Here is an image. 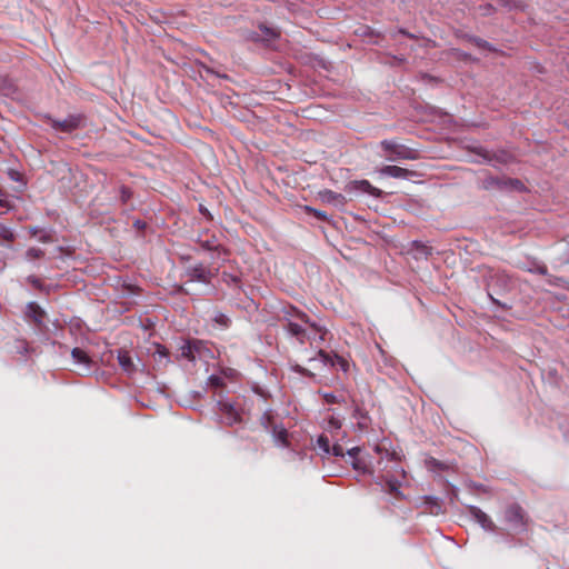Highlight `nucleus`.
Returning a JSON list of instances; mask_svg holds the SVG:
<instances>
[{
	"label": "nucleus",
	"mask_w": 569,
	"mask_h": 569,
	"mask_svg": "<svg viewBox=\"0 0 569 569\" xmlns=\"http://www.w3.org/2000/svg\"><path fill=\"white\" fill-rule=\"evenodd\" d=\"M206 239L203 238V234H200L197 242L200 244V247L208 251H219L220 244L217 241V238L212 234L209 236L208 233H204Z\"/></svg>",
	"instance_id": "obj_12"
},
{
	"label": "nucleus",
	"mask_w": 569,
	"mask_h": 569,
	"mask_svg": "<svg viewBox=\"0 0 569 569\" xmlns=\"http://www.w3.org/2000/svg\"><path fill=\"white\" fill-rule=\"evenodd\" d=\"M505 521L515 531H523L527 527L526 513L517 503H512L506 508Z\"/></svg>",
	"instance_id": "obj_4"
},
{
	"label": "nucleus",
	"mask_w": 569,
	"mask_h": 569,
	"mask_svg": "<svg viewBox=\"0 0 569 569\" xmlns=\"http://www.w3.org/2000/svg\"><path fill=\"white\" fill-rule=\"evenodd\" d=\"M279 320L282 322L287 333L296 338L300 345H305L308 341L310 346L318 348L328 335L327 329L310 321L307 313L293 306H284L281 309Z\"/></svg>",
	"instance_id": "obj_1"
},
{
	"label": "nucleus",
	"mask_w": 569,
	"mask_h": 569,
	"mask_svg": "<svg viewBox=\"0 0 569 569\" xmlns=\"http://www.w3.org/2000/svg\"><path fill=\"white\" fill-rule=\"evenodd\" d=\"M44 311L36 302H29L27 306V316L32 319L37 326H41L44 318Z\"/></svg>",
	"instance_id": "obj_11"
},
{
	"label": "nucleus",
	"mask_w": 569,
	"mask_h": 569,
	"mask_svg": "<svg viewBox=\"0 0 569 569\" xmlns=\"http://www.w3.org/2000/svg\"><path fill=\"white\" fill-rule=\"evenodd\" d=\"M317 445H318V448L325 452L326 455H329L330 453V441L328 439V437L326 436H320L317 440Z\"/></svg>",
	"instance_id": "obj_21"
},
{
	"label": "nucleus",
	"mask_w": 569,
	"mask_h": 569,
	"mask_svg": "<svg viewBox=\"0 0 569 569\" xmlns=\"http://www.w3.org/2000/svg\"><path fill=\"white\" fill-rule=\"evenodd\" d=\"M361 449L359 447H353L347 451L349 459L352 460L355 458H359Z\"/></svg>",
	"instance_id": "obj_30"
},
{
	"label": "nucleus",
	"mask_w": 569,
	"mask_h": 569,
	"mask_svg": "<svg viewBox=\"0 0 569 569\" xmlns=\"http://www.w3.org/2000/svg\"><path fill=\"white\" fill-rule=\"evenodd\" d=\"M209 385L213 388H222L224 386V381L221 377L212 375L209 377Z\"/></svg>",
	"instance_id": "obj_25"
},
{
	"label": "nucleus",
	"mask_w": 569,
	"mask_h": 569,
	"mask_svg": "<svg viewBox=\"0 0 569 569\" xmlns=\"http://www.w3.org/2000/svg\"><path fill=\"white\" fill-rule=\"evenodd\" d=\"M118 362L121 369L128 373L133 372L136 369L130 353L126 350H120L118 352Z\"/></svg>",
	"instance_id": "obj_13"
},
{
	"label": "nucleus",
	"mask_w": 569,
	"mask_h": 569,
	"mask_svg": "<svg viewBox=\"0 0 569 569\" xmlns=\"http://www.w3.org/2000/svg\"><path fill=\"white\" fill-rule=\"evenodd\" d=\"M380 147L385 152H387L388 160L396 161V160H403L409 159L413 160L417 158V151L408 148L405 144L399 143L396 140H382L380 142Z\"/></svg>",
	"instance_id": "obj_2"
},
{
	"label": "nucleus",
	"mask_w": 569,
	"mask_h": 569,
	"mask_svg": "<svg viewBox=\"0 0 569 569\" xmlns=\"http://www.w3.org/2000/svg\"><path fill=\"white\" fill-rule=\"evenodd\" d=\"M351 466L355 470L361 472V473H370V469L368 468L367 463L361 458H355L350 460Z\"/></svg>",
	"instance_id": "obj_17"
},
{
	"label": "nucleus",
	"mask_w": 569,
	"mask_h": 569,
	"mask_svg": "<svg viewBox=\"0 0 569 569\" xmlns=\"http://www.w3.org/2000/svg\"><path fill=\"white\" fill-rule=\"evenodd\" d=\"M263 418H264L268 422H270V420H271V417H270L269 415H264V416H263Z\"/></svg>",
	"instance_id": "obj_40"
},
{
	"label": "nucleus",
	"mask_w": 569,
	"mask_h": 569,
	"mask_svg": "<svg viewBox=\"0 0 569 569\" xmlns=\"http://www.w3.org/2000/svg\"><path fill=\"white\" fill-rule=\"evenodd\" d=\"M0 238L10 242L14 240V234L10 228L3 223H0Z\"/></svg>",
	"instance_id": "obj_22"
},
{
	"label": "nucleus",
	"mask_w": 569,
	"mask_h": 569,
	"mask_svg": "<svg viewBox=\"0 0 569 569\" xmlns=\"http://www.w3.org/2000/svg\"><path fill=\"white\" fill-rule=\"evenodd\" d=\"M216 321L226 326V325H227L228 319H227V317H226L224 315H220V316L216 319Z\"/></svg>",
	"instance_id": "obj_35"
},
{
	"label": "nucleus",
	"mask_w": 569,
	"mask_h": 569,
	"mask_svg": "<svg viewBox=\"0 0 569 569\" xmlns=\"http://www.w3.org/2000/svg\"><path fill=\"white\" fill-rule=\"evenodd\" d=\"M200 211L201 213L206 214V216H209V212L207 209H204L202 206H200Z\"/></svg>",
	"instance_id": "obj_39"
},
{
	"label": "nucleus",
	"mask_w": 569,
	"mask_h": 569,
	"mask_svg": "<svg viewBox=\"0 0 569 569\" xmlns=\"http://www.w3.org/2000/svg\"><path fill=\"white\" fill-rule=\"evenodd\" d=\"M386 487H387L388 493H390L395 498L399 499L402 497V493L400 491V482L398 480L392 479V478H387Z\"/></svg>",
	"instance_id": "obj_15"
},
{
	"label": "nucleus",
	"mask_w": 569,
	"mask_h": 569,
	"mask_svg": "<svg viewBox=\"0 0 569 569\" xmlns=\"http://www.w3.org/2000/svg\"><path fill=\"white\" fill-rule=\"evenodd\" d=\"M29 280H30V282H31L32 284H34V286H38V284H39V282H40V281H39V279H37V278H29Z\"/></svg>",
	"instance_id": "obj_37"
},
{
	"label": "nucleus",
	"mask_w": 569,
	"mask_h": 569,
	"mask_svg": "<svg viewBox=\"0 0 569 569\" xmlns=\"http://www.w3.org/2000/svg\"><path fill=\"white\" fill-rule=\"evenodd\" d=\"M471 41H472V43H475L479 48L488 49V50H493L491 44L488 41H486V40H483L481 38H471Z\"/></svg>",
	"instance_id": "obj_26"
},
{
	"label": "nucleus",
	"mask_w": 569,
	"mask_h": 569,
	"mask_svg": "<svg viewBox=\"0 0 569 569\" xmlns=\"http://www.w3.org/2000/svg\"><path fill=\"white\" fill-rule=\"evenodd\" d=\"M44 252L39 248H29L26 252V256L30 260L42 258Z\"/></svg>",
	"instance_id": "obj_23"
},
{
	"label": "nucleus",
	"mask_w": 569,
	"mask_h": 569,
	"mask_svg": "<svg viewBox=\"0 0 569 569\" xmlns=\"http://www.w3.org/2000/svg\"><path fill=\"white\" fill-rule=\"evenodd\" d=\"M187 274L190 278V280H197L204 283H209L210 279L213 276L212 272L202 263L189 267L187 270Z\"/></svg>",
	"instance_id": "obj_8"
},
{
	"label": "nucleus",
	"mask_w": 569,
	"mask_h": 569,
	"mask_svg": "<svg viewBox=\"0 0 569 569\" xmlns=\"http://www.w3.org/2000/svg\"><path fill=\"white\" fill-rule=\"evenodd\" d=\"M538 272H539V273H541V274H546V272H547V268H546V267H540V268L538 269Z\"/></svg>",
	"instance_id": "obj_38"
},
{
	"label": "nucleus",
	"mask_w": 569,
	"mask_h": 569,
	"mask_svg": "<svg viewBox=\"0 0 569 569\" xmlns=\"http://www.w3.org/2000/svg\"><path fill=\"white\" fill-rule=\"evenodd\" d=\"M218 407H219L220 412L226 418L227 423L229 426H232V425L241 421L240 412L237 410V408L231 402L226 401V400H219Z\"/></svg>",
	"instance_id": "obj_7"
},
{
	"label": "nucleus",
	"mask_w": 569,
	"mask_h": 569,
	"mask_svg": "<svg viewBox=\"0 0 569 569\" xmlns=\"http://www.w3.org/2000/svg\"><path fill=\"white\" fill-rule=\"evenodd\" d=\"M508 188L521 190L523 188V183L518 179H511V178L503 179V189H508Z\"/></svg>",
	"instance_id": "obj_20"
},
{
	"label": "nucleus",
	"mask_w": 569,
	"mask_h": 569,
	"mask_svg": "<svg viewBox=\"0 0 569 569\" xmlns=\"http://www.w3.org/2000/svg\"><path fill=\"white\" fill-rule=\"evenodd\" d=\"M261 29L264 32V34L271 39L277 38L279 36L278 32L271 28L263 27Z\"/></svg>",
	"instance_id": "obj_31"
},
{
	"label": "nucleus",
	"mask_w": 569,
	"mask_h": 569,
	"mask_svg": "<svg viewBox=\"0 0 569 569\" xmlns=\"http://www.w3.org/2000/svg\"><path fill=\"white\" fill-rule=\"evenodd\" d=\"M274 441L283 447L289 446L288 431L283 427L274 426L272 429Z\"/></svg>",
	"instance_id": "obj_14"
},
{
	"label": "nucleus",
	"mask_w": 569,
	"mask_h": 569,
	"mask_svg": "<svg viewBox=\"0 0 569 569\" xmlns=\"http://www.w3.org/2000/svg\"><path fill=\"white\" fill-rule=\"evenodd\" d=\"M398 32H399V33H401V34H403V36H407L408 38H411V39H415V38H416V36H415V34H412V33L408 32V31H407V30H405V29H399V31H398Z\"/></svg>",
	"instance_id": "obj_36"
},
{
	"label": "nucleus",
	"mask_w": 569,
	"mask_h": 569,
	"mask_svg": "<svg viewBox=\"0 0 569 569\" xmlns=\"http://www.w3.org/2000/svg\"><path fill=\"white\" fill-rule=\"evenodd\" d=\"M48 122L56 131L71 133L72 131L84 127L86 116L82 113L70 114L63 120H57L49 117Z\"/></svg>",
	"instance_id": "obj_3"
},
{
	"label": "nucleus",
	"mask_w": 569,
	"mask_h": 569,
	"mask_svg": "<svg viewBox=\"0 0 569 569\" xmlns=\"http://www.w3.org/2000/svg\"><path fill=\"white\" fill-rule=\"evenodd\" d=\"M319 198L321 199L322 202L340 206H342L346 201L345 197L341 193H337L329 189L320 191Z\"/></svg>",
	"instance_id": "obj_10"
},
{
	"label": "nucleus",
	"mask_w": 569,
	"mask_h": 569,
	"mask_svg": "<svg viewBox=\"0 0 569 569\" xmlns=\"http://www.w3.org/2000/svg\"><path fill=\"white\" fill-rule=\"evenodd\" d=\"M483 187L486 189H503V179L490 177L483 181Z\"/></svg>",
	"instance_id": "obj_18"
},
{
	"label": "nucleus",
	"mask_w": 569,
	"mask_h": 569,
	"mask_svg": "<svg viewBox=\"0 0 569 569\" xmlns=\"http://www.w3.org/2000/svg\"><path fill=\"white\" fill-rule=\"evenodd\" d=\"M336 358L339 360V363L341 366V368L347 371L348 370V362L343 359V358H340L338 356H336Z\"/></svg>",
	"instance_id": "obj_34"
},
{
	"label": "nucleus",
	"mask_w": 569,
	"mask_h": 569,
	"mask_svg": "<svg viewBox=\"0 0 569 569\" xmlns=\"http://www.w3.org/2000/svg\"><path fill=\"white\" fill-rule=\"evenodd\" d=\"M191 353H192V349H191V346H190V345H188L187 347H184V348L182 349V355H183L184 357H187V358H191V359H192V358H193V356H192Z\"/></svg>",
	"instance_id": "obj_33"
},
{
	"label": "nucleus",
	"mask_w": 569,
	"mask_h": 569,
	"mask_svg": "<svg viewBox=\"0 0 569 569\" xmlns=\"http://www.w3.org/2000/svg\"><path fill=\"white\" fill-rule=\"evenodd\" d=\"M71 356L73 360L78 363H82L84 366H88L90 363V358L87 355V352L80 348H74L71 351Z\"/></svg>",
	"instance_id": "obj_16"
},
{
	"label": "nucleus",
	"mask_w": 569,
	"mask_h": 569,
	"mask_svg": "<svg viewBox=\"0 0 569 569\" xmlns=\"http://www.w3.org/2000/svg\"><path fill=\"white\" fill-rule=\"evenodd\" d=\"M341 427H342V420L340 418L335 417V416L329 417L328 426H327L328 431L332 432V431L339 430Z\"/></svg>",
	"instance_id": "obj_19"
},
{
	"label": "nucleus",
	"mask_w": 569,
	"mask_h": 569,
	"mask_svg": "<svg viewBox=\"0 0 569 569\" xmlns=\"http://www.w3.org/2000/svg\"><path fill=\"white\" fill-rule=\"evenodd\" d=\"M305 210H306V212L313 214V216H315L316 218H318L319 220L325 221V220H327V219H328V216H327V213H326V212L320 211V210H317V209H315V208H312V207L306 206V207H305Z\"/></svg>",
	"instance_id": "obj_24"
},
{
	"label": "nucleus",
	"mask_w": 569,
	"mask_h": 569,
	"mask_svg": "<svg viewBox=\"0 0 569 569\" xmlns=\"http://www.w3.org/2000/svg\"><path fill=\"white\" fill-rule=\"evenodd\" d=\"M330 453L336 457H343L345 456V449L341 445L335 443L333 446H330Z\"/></svg>",
	"instance_id": "obj_27"
},
{
	"label": "nucleus",
	"mask_w": 569,
	"mask_h": 569,
	"mask_svg": "<svg viewBox=\"0 0 569 569\" xmlns=\"http://www.w3.org/2000/svg\"><path fill=\"white\" fill-rule=\"evenodd\" d=\"M325 400L328 403H336V402H338V399H337V397L333 393H326L325 395Z\"/></svg>",
	"instance_id": "obj_32"
},
{
	"label": "nucleus",
	"mask_w": 569,
	"mask_h": 569,
	"mask_svg": "<svg viewBox=\"0 0 569 569\" xmlns=\"http://www.w3.org/2000/svg\"><path fill=\"white\" fill-rule=\"evenodd\" d=\"M470 151L480 156L487 162L497 161L499 163H507L511 158L510 153L506 151H500L499 153H496L480 146L471 147Z\"/></svg>",
	"instance_id": "obj_5"
},
{
	"label": "nucleus",
	"mask_w": 569,
	"mask_h": 569,
	"mask_svg": "<svg viewBox=\"0 0 569 569\" xmlns=\"http://www.w3.org/2000/svg\"><path fill=\"white\" fill-rule=\"evenodd\" d=\"M318 355L321 357L325 365L330 363L331 366H333L332 359L327 352L320 349Z\"/></svg>",
	"instance_id": "obj_29"
},
{
	"label": "nucleus",
	"mask_w": 569,
	"mask_h": 569,
	"mask_svg": "<svg viewBox=\"0 0 569 569\" xmlns=\"http://www.w3.org/2000/svg\"><path fill=\"white\" fill-rule=\"evenodd\" d=\"M120 193H121V200L123 202H127L130 199L131 194H132L131 190L128 187H126V186L121 187Z\"/></svg>",
	"instance_id": "obj_28"
},
{
	"label": "nucleus",
	"mask_w": 569,
	"mask_h": 569,
	"mask_svg": "<svg viewBox=\"0 0 569 569\" xmlns=\"http://www.w3.org/2000/svg\"><path fill=\"white\" fill-rule=\"evenodd\" d=\"M468 512L485 530L496 531L497 526L491 520V518L480 508L476 506H470L468 508Z\"/></svg>",
	"instance_id": "obj_6"
},
{
	"label": "nucleus",
	"mask_w": 569,
	"mask_h": 569,
	"mask_svg": "<svg viewBox=\"0 0 569 569\" xmlns=\"http://www.w3.org/2000/svg\"><path fill=\"white\" fill-rule=\"evenodd\" d=\"M380 173L396 179H408L415 174L412 171L398 166H385L380 169Z\"/></svg>",
	"instance_id": "obj_9"
}]
</instances>
